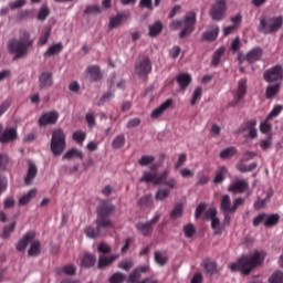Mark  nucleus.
<instances>
[{
  "label": "nucleus",
  "instance_id": "f257e3e1",
  "mask_svg": "<svg viewBox=\"0 0 283 283\" xmlns=\"http://www.w3.org/2000/svg\"><path fill=\"white\" fill-rule=\"evenodd\" d=\"M266 254L262 251L254 250L248 255L241 256L238 262L230 264V271H241L243 275H249L255 266H260L264 262Z\"/></svg>",
  "mask_w": 283,
  "mask_h": 283
},
{
  "label": "nucleus",
  "instance_id": "f03ea898",
  "mask_svg": "<svg viewBox=\"0 0 283 283\" xmlns=\"http://www.w3.org/2000/svg\"><path fill=\"white\" fill-rule=\"evenodd\" d=\"M34 45V40L30 36V32L25 29L20 30L19 41L10 39L7 43L9 52L15 54V59H21L28 54V48Z\"/></svg>",
  "mask_w": 283,
  "mask_h": 283
},
{
  "label": "nucleus",
  "instance_id": "7ed1b4c3",
  "mask_svg": "<svg viewBox=\"0 0 283 283\" xmlns=\"http://www.w3.org/2000/svg\"><path fill=\"white\" fill-rule=\"evenodd\" d=\"M193 25H196V13L188 12L184 18V21H172L170 23V30H178V28H182L179 36L180 39H185V36H189V34L193 32Z\"/></svg>",
  "mask_w": 283,
  "mask_h": 283
},
{
  "label": "nucleus",
  "instance_id": "20e7f679",
  "mask_svg": "<svg viewBox=\"0 0 283 283\" xmlns=\"http://www.w3.org/2000/svg\"><path fill=\"white\" fill-rule=\"evenodd\" d=\"M206 218L211 221V229L214 235H221L224 231V227H229L231 219L226 214L223 222L218 218V210L216 208H210L206 212Z\"/></svg>",
  "mask_w": 283,
  "mask_h": 283
},
{
  "label": "nucleus",
  "instance_id": "39448f33",
  "mask_svg": "<svg viewBox=\"0 0 283 283\" xmlns=\"http://www.w3.org/2000/svg\"><path fill=\"white\" fill-rule=\"evenodd\" d=\"M282 25H283L282 15L272 17L268 19L262 18L259 24V32H262V34H273L279 30H281Z\"/></svg>",
  "mask_w": 283,
  "mask_h": 283
},
{
  "label": "nucleus",
  "instance_id": "423d86ee",
  "mask_svg": "<svg viewBox=\"0 0 283 283\" xmlns=\"http://www.w3.org/2000/svg\"><path fill=\"white\" fill-rule=\"evenodd\" d=\"M65 132L62 128L53 129L51 137V151L54 156H61L65 151Z\"/></svg>",
  "mask_w": 283,
  "mask_h": 283
},
{
  "label": "nucleus",
  "instance_id": "0eeeda50",
  "mask_svg": "<svg viewBox=\"0 0 283 283\" xmlns=\"http://www.w3.org/2000/svg\"><path fill=\"white\" fill-rule=\"evenodd\" d=\"M244 205V198H237L233 200L232 206H231V197L229 195H224L221 199V211L226 216H229V213H235L238 211L239 207H242Z\"/></svg>",
  "mask_w": 283,
  "mask_h": 283
},
{
  "label": "nucleus",
  "instance_id": "6e6552de",
  "mask_svg": "<svg viewBox=\"0 0 283 283\" xmlns=\"http://www.w3.org/2000/svg\"><path fill=\"white\" fill-rule=\"evenodd\" d=\"M209 14L212 21H222V19L227 17V1L218 0L216 3H213Z\"/></svg>",
  "mask_w": 283,
  "mask_h": 283
},
{
  "label": "nucleus",
  "instance_id": "1a4fd4ad",
  "mask_svg": "<svg viewBox=\"0 0 283 283\" xmlns=\"http://www.w3.org/2000/svg\"><path fill=\"white\" fill-rule=\"evenodd\" d=\"M263 78L266 83H282L283 81L282 65H275L264 71Z\"/></svg>",
  "mask_w": 283,
  "mask_h": 283
},
{
  "label": "nucleus",
  "instance_id": "9d476101",
  "mask_svg": "<svg viewBox=\"0 0 283 283\" xmlns=\"http://www.w3.org/2000/svg\"><path fill=\"white\" fill-rule=\"evenodd\" d=\"M228 191L230 193H247L248 197L253 193L249 189V181L247 179H235L229 185Z\"/></svg>",
  "mask_w": 283,
  "mask_h": 283
},
{
  "label": "nucleus",
  "instance_id": "9b49d317",
  "mask_svg": "<svg viewBox=\"0 0 283 283\" xmlns=\"http://www.w3.org/2000/svg\"><path fill=\"white\" fill-rule=\"evenodd\" d=\"M144 273H149V265H140L135 268L128 275L127 283H147L151 279L147 277L140 281Z\"/></svg>",
  "mask_w": 283,
  "mask_h": 283
},
{
  "label": "nucleus",
  "instance_id": "f8f14e48",
  "mask_svg": "<svg viewBox=\"0 0 283 283\" xmlns=\"http://www.w3.org/2000/svg\"><path fill=\"white\" fill-rule=\"evenodd\" d=\"M149 72H151V61H149V59L144 57L136 62L135 74H137L139 78H144Z\"/></svg>",
  "mask_w": 283,
  "mask_h": 283
},
{
  "label": "nucleus",
  "instance_id": "ddd939ff",
  "mask_svg": "<svg viewBox=\"0 0 283 283\" xmlns=\"http://www.w3.org/2000/svg\"><path fill=\"white\" fill-rule=\"evenodd\" d=\"M57 120H59V113L56 111H51V112L43 114L39 118V125L41 127H45L48 125H56Z\"/></svg>",
  "mask_w": 283,
  "mask_h": 283
},
{
  "label": "nucleus",
  "instance_id": "4468645a",
  "mask_svg": "<svg viewBox=\"0 0 283 283\" xmlns=\"http://www.w3.org/2000/svg\"><path fill=\"white\" fill-rule=\"evenodd\" d=\"M220 34V27L213 24L208 27V29L202 33L201 41H206L207 43H211L218 39Z\"/></svg>",
  "mask_w": 283,
  "mask_h": 283
},
{
  "label": "nucleus",
  "instance_id": "2eb2a0df",
  "mask_svg": "<svg viewBox=\"0 0 283 283\" xmlns=\"http://www.w3.org/2000/svg\"><path fill=\"white\" fill-rule=\"evenodd\" d=\"M158 220H160V213L155 214V217L146 223H138L137 229L142 235H150L153 231L151 227H154Z\"/></svg>",
  "mask_w": 283,
  "mask_h": 283
},
{
  "label": "nucleus",
  "instance_id": "dca6fc26",
  "mask_svg": "<svg viewBox=\"0 0 283 283\" xmlns=\"http://www.w3.org/2000/svg\"><path fill=\"white\" fill-rule=\"evenodd\" d=\"M171 105H174V99L168 98L166 99L164 103H161L157 108H155L151 114H150V118L155 119L156 118H160V116H163V114H165V112H167V109H169V107H171Z\"/></svg>",
  "mask_w": 283,
  "mask_h": 283
},
{
  "label": "nucleus",
  "instance_id": "f3484780",
  "mask_svg": "<svg viewBox=\"0 0 283 283\" xmlns=\"http://www.w3.org/2000/svg\"><path fill=\"white\" fill-rule=\"evenodd\" d=\"M52 85H54V75L50 72H43L39 76L40 90H48L49 87H52Z\"/></svg>",
  "mask_w": 283,
  "mask_h": 283
},
{
  "label": "nucleus",
  "instance_id": "a211bd4d",
  "mask_svg": "<svg viewBox=\"0 0 283 283\" xmlns=\"http://www.w3.org/2000/svg\"><path fill=\"white\" fill-rule=\"evenodd\" d=\"M271 196H273V193H264V190H259L258 200L253 205L254 209H256V211H260V209H264V207H266V202L271 200Z\"/></svg>",
  "mask_w": 283,
  "mask_h": 283
},
{
  "label": "nucleus",
  "instance_id": "6ab92c4d",
  "mask_svg": "<svg viewBox=\"0 0 283 283\" xmlns=\"http://www.w3.org/2000/svg\"><path fill=\"white\" fill-rule=\"evenodd\" d=\"M85 75L90 81H101L103 78V74L101 73V67L98 65H91L85 70Z\"/></svg>",
  "mask_w": 283,
  "mask_h": 283
},
{
  "label": "nucleus",
  "instance_id": "aec40b11",
  "mask_svg": "<svg viewBox=\"0 0 283 283\" xmlns=\"http://www.w3.org/2000/svg\"><path fill=\"white\" fill-rule=\"evenodd\" d=\"M34 238H36V233L34 231H29L18 242L17 250L25 251V248L30 242H34Z\"/></svg>",
  "mask_w": 283,
  "mask_h": 283
},
{
  "label": "nucleus",
  "instance_id": "412c9836",
  "mask_svg": "<svg viewBox=\"0 0 283 283\" xmlns=\"http://www.w3.org/2000/svg\"><path fill=\"white\" fill-rule=\"evenodd\" d=\"M34 198H36V189L35 188L23 193L19 198L18 205H19V207H28V205H30L32 202V200H34Z\"/></svg>",
  "mask_w": 283,
  "mask_h": 283
},
{
  "label": "nucleus",
  "instance_id": "4be33fe9",
  "mask_svg": "<svg viewBox=\"0 0 283 283\" xmlns=\"http://www.w3.org/2000/svg\"><path fill=\"white\" fill-rule=\"evenodd\" d=\"M128 19H129V15L123 14V13H118L117 15L111 17L108 22V28L111 30H114L123 25V23H125V21H127Z\"/></svg>",
  "mask_w": 283,
  "mask_h": 283
},
{
  "label": "nucleus",
  "instance_id": "5701e85b",
  "mask_svg": "<svg viewBox=\"0 0 283 283\" xmlns=\"http://www.w3.org/2000/svg\"><path fill=\"white\" fill-rule=\"evenodd\" d=\"M12 140H17V128H6L0 136V143L6 145V143H12Z\"/></svg>",
  "mask_w": 283,
  "mask_h": 283
},
{
  "label": "nucleus",
  "instance_id": "b1692460",
  "mask_svg": "<svg viewBox=\"0 0 283 283\" xmlns=\"http://www.w3.org/2000/svg\"><path fill=\"white\" fill-rule=\"evenodd\" d=\"M264 56V51L261 48H254L248 52L245 59L249 63H255Z\"/></svg>",
  "mask_w": 283,
  "mask_h": 283
},
{
  "label": "nucleus",
  "instance_id": "393cba45",
  "mask_svg": "<svg viewBox=\"0 0 283 283\" xmlns=\"http://www.w3.org/2000/svg\"><path fill=\"white\" fill-rule=\"evenodd\" d=\"M191 74L189 73H180L179 75H177V83L180 90H187V87L191 85Z\"/></svg>",
  "mask_w": 283,
  "mask_h": 283
},
{
  "label": "nucleus",
  "instance_id": "a878e982",
  "mask_svg": "<svg viewBox=\"0 0 283 283\" xmlns=\"http://www.w3.org/2000/svg\"><path fill=\"white\" fill-rule=\"evenodd\" d=\"M38 168L36 165H34V163L29 161V168L27 171V176L24 178V182L25 185H32V181L34 180V178H36V174H38Z\"/></svg>",
  "mask_w": 283,
  "mask_h": 283
},
{
  "label": "nucleus",
  "instance_id": "bb28decb",
  "mask_svg": "<svg viewBox=\"0 0 283 283\" xmlns=\"http://www.w3.org/2000/svg\"><path fill=\"white\" fill-rule=\"evenodd\" d=\"M76 158L83 160V153L81 149L72 148L63 155L62 160H76Z\"/></svg>",
  "mask_w": 283,
  "mask_h": 283
},
{
  "label": "nucleus",
  "instance_id": "cd10ccee",
  "mask_svg": "<svg viewBox=\"0 0 283 283\" xmlns=\"http://www.w3.org/2000/svg\"><path fill=\"white\" fill-rule=\"evenodd\" d=\"M281 87H282V83L280 82L268 85L265 90V97L271 99L274 96H277V94H280Z\"/></svg>",
  "mask_w": 283,
  "mask_h": 283
},
{
  "label": "nucleus",
  "instance_id": "c85d7f7f",
  "mask_svg": "<svg viewBox=\"0 0 283 283\" xmlns=\"http://www.w3.org/2000/svg\"><path fill=\"white\" fill-rule=\"evenodd\" d=\"M118 260V254H113L111 256H99L98 259V269H105V266H109L113 262H116Z\"/></svg>",
  "mask_w": 283,
  "mask_h": 283
},
{
  "label": "nucleus",
  "instance_id": "c756f323",
  "mask_svg": "<svg viewBox=\"0 0 283 283\" xmlns=\"http://www.w3.org/2000/svg\"><path fill=\"white\" fill-rule=\"evenodd\" d=\"M255 125H258V120L251 119L245 123L244 129H249V138H258V129L255 128Z\"/></svg>",
  "mask_w": 283,
  "mask_h": 283
},
{
  "label": "nucleus",
  "instance_id": "7c9ffc66",
  "mask_svg": "<svg viewBox=\"0 0 283 283\" xmlns=\"http://www.w3.org/2000/svg\"><path fill=\"white\" fill-rule=\"evenodd\" d=\"M247 96V78H241L238 83L237 98L242 101Z\"/></svg>",
  "mask_w": 283,
  "mask_h": 283
},
{
  "label": "nucleus",
  "instance_id": "2f4dec72",
  "mask_svg": "<svg viewBox=\"0 0 283 283\" xmlns=\"http://www.w3.org/2000/svg\"><path fill=\"white\" fill-rule=\"evenodd\" d=\"M60 52H63V43H61V42L49 46V49L44 53V56H54L56 54H60Z\"/></svg>",
  "mask_w": 283,
  "mask_h": 283
},
{
  "label": "nucleus",
  "instance_id": "473e14b6",
  "mask_svg": "<svg viewBox=\"0 0 283 283\" xmlns=\"http://www.w3.org/2000/svg\"><path fill=\"white\" fill-rule=\"evenodd\" d=\"M170 195L171 191L168 188H159L155 193V200L158 202H164V200H167Z\"/></svg>",
  "mask_w": 283,
  "mask_h": 283
},
{
  "label": "nucleus",
  "instance_id": "72a5a7b5",
  "mask_svg": "<svg viewBox=\"0 0 283 283\" xmlns=\"http://www.w3.org/2000/svg\"><path fill=\"white\" fill-rule=\"evenodd\" d=\"M235 154H238V149L235 147L231 146V147H228V148L221 150L219 156L222 160H229V158H233V156H235Z\"/></svg>",
  "mask_w": 283,
  "mask_h": 283
},
{
  "label": "nucleus",
  "instance_id": "f704fd0d",
  "mask_svg": "<svg viewBox=\"0 0 283 283\" xmlns=\"http://www.w3.org/2000/svg\"><path fill=\"white\" fill-rule=\"evenodd\" d=\"M229 169H227V167L224 166H220L218 168L217 175L213 179L214 185H220V182L224 181V177L227 176Z\"/></svg>",
  "mask_w": 283,
  "mask_h": 283
},
{
  "label": "nucleus",
  "instance_id": "c9c22d12",
  "mask_svg": "<svg viewBox=\"0 0 283 283\" xmlns=\"http://www.w3.org/2000/svg\"><path fill=\"white\" fill-rule=\"evenodd\" d=\"M226 51L227 49L224 46H220L214 51L212 55V61H211L214 67H218V65H220V59H222V54H224Z\"/></svg>",
  "mask_w": 283,
  "mask_h": 283
},
{
  "label": "nucleus",
  "instance_id": "e433bc0d",
  "mask_svg": "<svg viewBox=\"0 0 283 283\" xmlns=\"http://www.w3.org/2000/svg\"><path fill=\"white\" fill-rule=\"evenodd\" d=\"M148 34L149 36H158V34H160V32H163V22L157 21L154 24H150L148 27Z\"/></svg>",
  "mask_w": 283,
  "mask_h": 283
},
{
  "label": "nucleus",
  "instance_id": "4c0bfd02",
  "mask_svg": "<svg viewBox=\"0 0 283 283\" xmlns=\"http://www.w3.org/2000/svg\"><path fill=\"white\" fill-rule=\"evenodd\" d=\"M114 206L103 202L101 207L98 208V213L102 218H105V216H109V213H113Z\"/></svg>",
  "mask_w": 283,
  "mask_h": 283
},
{
  "label": "nucleus",
  "instance_id": "58836bf2",
  "mask_svg": "<svg viewBox=\"0 0 283 283\" xmlns=\"http://www.w3.org/2000/svg\"><path fill=\"white\" fill-rule=\"evenodd\" d=\"M117 266L122 269V271H132V269H134V260L124 259L117 264Z\"/></svg>",
  "mask_w": 283,
  "mask_h": 283
},
{
  "label": "nucleus",
  "instance_id": "ea45409f",
  "mask_svg": "<svg viewBox=\"0 0 283 283\" xmlns=\"http://www.w3.org/2000/svg\"><path fill=\"white\" fill-rule=\"evenodd\" d=\"M41 253V242L40 241H34L31 243V247L28 251V255L31 258H34V255H39Z\"/></svg>",
  "mask_w": 283,
  "mask_h": 283
},
{
  "label": "nucleus",
  "instance_id": "a19ab883",
  "mask_svg": "<svg viewBox=\"0 0 283 283\" xmlns=\"http://www.w3.org/2000/svg\"><path fill=\"white\" fill-rule=\"evenodd\" d=\"M84 233L86 238L95 239V238H98V235H101V229L98 227L97 228L86 227L84 230Z\"/></svg>",
  "mask_w": 283,
  "mask_h": 283
},
{
  "label": "nucleus",
  "instance_id": "79ce46f5",
  "mask_svg": "<svg viewBox=\"0 0 283 283\" xmlns=\"http://www.w3.org/2000/svg\"><path fill=\"white\" fill-rule=\"evenodd\" d=\"M156 174H151L149 171H144L143 176L139 179V182H153V185H156Z\"/></svg>",
  "mask_w": 283,
  "mask_h": 283
},
{
  "label": "nucleus",
  "instance_id": "37998d69",
  "mask_svg": "<svg viewBox=\"0 0 283 283\" xmlns=\"http://www.w3.org/2000/svg\"><path fill=\"white\" fill-rule=\"evenodd\" d=\"M269 283H283V272L280 271V270H276L274 271L269 280H268Z\"/></svg>",
  "mask_w": 283,
  "mask_h": 283
},
{
  "label": "nucleus",
  "instance_id": "c03bdc74",
  "mask_svg": "<svg viewBox=\"0 0 283 283\" xmlns=\"http://www.w3.org/2000/svg\"><path fill=\"white\" fill-rule=\"evenodd\" d=\"M113 149H123L125 147V135H118L113 139L112 143Z\"/></svg>",
  "mask_w": 283,
  "mask_h": 283
},
{
  "label": "nucleus",
  "instance_id": "a18cd8bd",
  "mask_svg": "<svg viewBox=\"0 0 283 283\" xmlns=\"http://www.w3.org/2000/svg\"><path fill=\"white\" fill-rule=\"evenodd\" d=\"M167 253L160 251L155 252V262H157L159 266H165V264H167Z\"/></svg>",
  "mask_w": 283,
  "mask_h": 283
},
{
  "label": "nucleus",
  "instance_id": "49530a36",
  "mask_svg": "<svg viewBox=\"0 0 283 283\" xmlns=\"http://www.w3.org/2000/svg\"><path fill=\"white\" fill-rule=\"evenodd\" d=\"M203 269H206L207 273L213 274L216 271H218V268L216 266V262L210 260H205L202 263Z\"/></svg>",
  "mask_w": 283,
  "mask_h": 283
},
{
  "label": "nucleus",
  "instance_id": "de8ad7c7",
  "mask_svg": "<svg viewBox=\"0 0 283 283\" xmlns=\"http://www.w3.org/2000/svg\"><path fill=\"white\" fill-rule=\"evenodd\" d=\"M280 222V216L279 214H265V226L264 227H275Z\"/></svg>",
  "mask_w": 283,
  "mask_h": 283
},
{
  "label": "nucleus",
  "instance_id": "09e8293b",
  "mask_svg": "<svg viewBox=\"0 0 283 283\" xmlns=\"http://www.w3.org/2000/svg\"><path fill=\"white\" fill-rule=\"evenodd\" d=\"M182 211H184L182 203H177L175 206V208L172 209V211L170 212V218L172 220H178V218H180L182 216Z\"/></svg>",
  "mask_w": 283,
  "mask_h": 283
},
{
  "label": "nucleus",
  "instance_id": "8fccbe9b",
  "mask_svg": "<svg viewBox=\"0 0 283 283\" xmlns=\"http://www.w3.org/2000/svg\"><path fill=\"white\" fill-rule=\"evenodd\" d=\"M94 262H96V258L90 253H86L82 259V266H94Z\"/></svg>",
  "mask_w": 283,
  "mask_h": 283
},
{
  "label": "nucleus",
  "instance_id": "3c124183",
  "mask_svg": "<svg viewBox=\"0 0 283 283\" xmlns=\"http://www.w3.org/2000/svg\"><path fill=\"white\" fill-rule=\"evenodd\" d=\"M97 229H111L112 221L109 219H104L103 217L96 220Z\"/></svg>",
  "mask_w": 283,
  "mask_h": 283
},
{
  "label": "nucleus",
  "instance_id": "603ef678",
  "mask_svg": "<svg viewBox=\"0 0 283 283\" xmlns=\"http://www.w3.org/2000/svg\"><path fill=\"white\" fill-rule=\"evenodd\" d=\"M154 160H156V157L151 155H145L138 159V164L140 165V167H147V165H151Z\"/></svg>",
  "mask_w": 283,
  "mask_h": 283
},
{
  "label": "nucleus",
  "instance_id": "864d4df0",
  "mask_svg": "<svg viewBox=\"0 0 283 283\" xmlns=\"http://www.w3.org/2000/svg\"><path fill=\"white\" fill-rule=\"evenodd\" d=\"M200 98H202V87L198 86L192 93L190 105H196Z\"/></svg>",
  "mask_w": 283,
  "mask_h": 283
},
{
  "label": "nucleus",
  "instance_id": "5fc2aeb1",
  "mask_svg": "<svg viewBox=\"0 0 283 283\" xmlns=\"http://www.w3.org/2000/svg\"><path fill=\"white\" fill-rule=\"evenodd\" d=\"M108 282L109 283H124L125 274L123 272H116L109 277Z\"/></svg>",
  "mask_w": 283,
  "mask_h": 283
},
{
  "label": "nucleus",
  "instance_id": "6e6d98bb",
  "mask_svg": "<svg viewBox=\"0 0 283 283\" xmlns=\"http://www.w3.org/2000/svg\"><path fill=\"white\" fill-rule=\"evenodd\" d=\"M283 106L276 105L273 107V109L270 112V114L266 116V120H271L273 118H277L280 114L282 113Z\"/></svg>",
  "mask_w": 283,
  "mask_h": 283
},
{
  "label": "nucleus",
  "instance_id": "4d7b16f0",
  "mask_svg": "<svg viewBox=\"0 0 283 283\" xmlns=\"http://www.w3.org/2000/svg\"><path fill=\"white\" fill-rule=\"evenodd\" d=\"M169 174H171V171L169 169H165L160 175H157L155 185H163V182L169 178Z\"/></svg>",
  "mask_w": 283,
  "mask_h": 283
},
{
  "label": "nucleus",
  "instance_id": "13d9d810",
  "mask_svg": "<svg viewBox=\"0 0 283 283\" xmlns=\"http://www.w3.org/2000/svg\"><path fill=\"white\" fill-rule=\"evenodd\" d=\"M85 14H101L103 12V8L98 4L90 6L84 10Z\"/></svg>",
  "mask_w": 283,
  "mask_h": 283
},
{
  "label": "nucleus",
  "instance_id": "bf43d9fd",
  "mask_svg": "<svg viewBox=\"0 0 283 283\" xmlns=\"http://www.w3.org/2000/svg\"><path fill=\"white\" fill-rule=\"evenodd\" d=\"M50 34H51L50 29H45L38 41V45L40 46L45 45L48 43V40L50 39Z\"/></svg>",
  "mask_w": 283,
  "mask_h": 283
},
{
  "label": "nucleus",
  "instance_id": "052dcab7",
  "mask_svg": "<svg viewBox=\"0 0 283 283\" xmlns=\"http://www.w3.org/2000/svg\"><path fill=\"white\" fill-rule=\"evenodd\" d=\"M85 120L91 129L96 127V115H94V113L86 114Z\"/></svg>",
  "mask_w": 283,
  "mask_h": 283
},
{
  "label": "nucleus",
  "instance_id": "680f3d73",
  "mask_svg": "<svg viewBox=\"0 0 283 283\" xmlns=\"http://www.w3.org/2000/svg\"><path fill=\"white\" fill-rule=\"evenodd\" d=\"M184 233L186 238H193V235L196 234V228L193 227V224H186L184 227Z\"/></svg>",
  "mask_w": 283,
  "mask_h": 283
},
{
  "label": "nucleus",
  "instance_id": "e2e57ef3",
  "mask_svg": "<svg viewBox=\"0 0 283 283\" xmlns=\"http://www.w3.org/2000/svg\"><path fill=\"white\" fill-rule=\"evenodd\" d=\"M15 227H17V222H12L11 224L7 226L3 229L1 238H4V239L10 238V233H12L14 231Z\"/></svg>",
  "mask_w": 283,
  "mask_h": 283
},
{
  "label": "nucleus",
  "instance_id": "0e129e2a",
  "mask_svg": "<svg viewBox=\"0 0 283 283\" xmlns=\"http://www.w3.org/2000/svg\"><path fill=\"white\" fill-rule=\"evenodd\" d=\"M265 222H266V213H261L253 219V227H260V224L262 223L265 226Z\"/></svg>",
  "mask_w": 283,
  "mask_h": 283
},
{
  "label": "nucleus",
  "instance_id": "69168bd1",
  "mask_svg": "<svg viewBox=\"0 0 283 283\" xmlns=\"http://www.w3.org/2000/svg\"><path fill=\"white\" fill-rule=\"evenodd\" d=\"M85 138L86 134L83 130H76L75 133H73V140H75V143H83Z\"/></svg>",
  "mask_w": 283,
  "mask_h": 283
},
{
  "label": "nucleus",
  "instance_id": "338daca9",
  "mask_svg": "<svg viewBox=\"0 0 283 283\" xmlns=\"http://www.w3.org/2000/svg\"><path fill=\"white\" fill-rule=\"evenodd\" d=\"M271 129H272V126L271 124H269V120H266L265 118V120L260 124V132L261 134H271Z\"/></svg>",
  "mask_w": 283,
  "mask_h": 283
},
{
  "label": "nucleus",
  "instance_id": "774afa93",
  "mask_svg": "<svg viewBox=\"0 0 283 283\" xmlns=\"http://www.w3.org/2000/svg\"><path fill=\"white\" fill-rule=\"evenodd\" d=\"M163 185H165L166 187H168L169 189H177L178 187V180H176V178L171 177L168 180H165L163 182Z\"/></svg>",
  "mask_w": 283,
  "mask_h": 283
}]
</instances>
